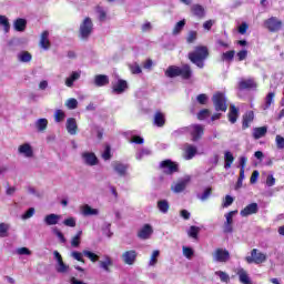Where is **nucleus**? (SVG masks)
<instances>
[{
  "label": "nucleus",
  "mask_w": 284,
  "mask_h": 284,
  "mask_svg": "<svg viewBox=\"0 0 284 284\" xmlns=\"http://www.w3.org/2000/svg\"><path fill=\"white\" fill-rule=\"evenodd\" d=\"M53 256L57 261L55 270L59 274H68V270H70V266L68 264L63 263V257L61 256V253L59 251L53 252Z\"/></svg>",
  "instance_id": "9d476101"
},
{
  "label": "nucleus",
  "mask_w": 284,
  "mask_h": 284,
  "mask_svg": "<svg viewBox=\"0 0 284 284\" xmlns=\"http://www.w3.org/2000/svg\"><path fill=\"white\" fill-rule=\"evenodd\" d=\"M151 154H152V151H150L149 149H142L135 154V159L138 161H141V159H143L144 156H150Z\"/></svg>",
  "instance_id": "603ef678"
},
{
  "label": "nucleus",
  "mask_w": 284,
  "mask_h": 284,
  "mask_svg": "<svg viewBox=\"0 0 284 284\" xmlns=\"http://www.w3.org/2000/svg\"><path fill=\"white\" fill-rule=\"evenodd\" d=\"M154 233V230L152 229V225L144 224L143 227L138 232L139 239L142 241H148Z\"/></svg>",
  "instance_id": "a211bd4d"
},
{
  "label": "nucleus",
  "mask_w": 284,
  "mask_h": 284,
  "mask_svg": "<svg viewBox=\"0 0 284 284\" xmlns=\"http://www.w3.org/2000/svg\"><path fill=\"white\" fill-rule=\"evenodd\" d=\"M111 166L113 169V171L115 172V174L120 175V176H128V170L130 168V165L120 162V161H113L111 163Z\"/></svg>",
  "instance_id": "ddd939ff"
},
{
  "label": "nucleus",
  "mask_w": 284,
  "mask_h": 284,
  "mask_svg": "<svg viewBox=\"0 0 284 284\" xmlns=\"http://www.w3.org/2000/svg\"><path fill=\"white\" fill-rule=\"evenodd\" d=\"M81 160L84 165H89V168H94V165H99V158L97 154L90 151H84L81 153Z\"/></svg>",
  "instance_id": "0eeeda50"
},
{
  "label": "nucleus",
  "mask_w": 284,
  "mask_h": 284,
  "mask_svg": "<svg viewBox=\"0 0 284 284\" xmlns=\"http://www.w3.org/2000/svg\"><path fill=\"white\" fill-rule=\"evenodd\" d=\"M17 193V186H10V184L6 185V195L7 196H14Z\"/></svg>",
  "instance_id": "338daca9"
},
{
  "label": "nucleus",
  "mask_w": 284,
  "mask_h": 284,
  "mask_svg": "<svg viewBox=\"0 0 284 284\" xmlns=\"http://www.w3.org/2000/svg\"><path fill=\"white\" fill-rule=\"evenodd\" d=\"M190 181H192V176L185 175L182 180L171 185L172 192H174V194H181V192H184L185 187H187Z\"/></svg>",
  "instance_id": "423d86ee"
},
{
  "label": "nucleus",
  "mask_w": 284,
  "mask_h": 284,
  "mask_svg": "<svg viewBox=\"0 0 284 284\" xmlns=\"http://www.w3.org/2000/svg\"><path fill=\"white\" fill-rule=\"evenodd\" d=\"M267 134V126H260L253 130V138L257 141Z\"/></svg>",
  "instance_id": "72a5a7b5"
},
{
  "label": "nucleus",
  "mask_w": 284,
  "mask_h": 284,
  "mask_svg": "<svg viewBox=\"0 0 284 284\" xmlns=\"http://www.w3.org/2000/svg\"><path fill=\"white\" fill-rule=\"evenodd\" d=\"M212 111L209 109H203L197 113L199 121H205V119H210Z\"/></svg>",
  "instance_id": "de8ad7c7"
},
{
  "label": "nucleus",
  "mask_w": 284,
  "mask_h": 284,
  "mask_svg": "<svg viewBox=\"0 0 284 284\" xmlns=\"http://www.w3.org/2000/svg\"><path fill=\"white\" fill-rule=\"evenodd\" d=\"M159 256H161V251L155 250L152 252L149 261V267H156V263H159Z\"/></svg>",
  "instance_id": "4c0bfd02"
},
{
  "label": "nucleus",
  "mask_w": 284,
  "mask_h": 284,
  "mask_svg": "<svg viewBox=\"0 0 284 284\" xmlns=\"http://www.w3.org/2000/svg\"><path fill=\"white\" fill-rule=\"evenodd\" d=\"M252 214H258V203L253 202L247 204L241 212L240 215L243 217L252 216Z\"/></svg>",
  "instance_id": "dca6fc26"
},
{
  "label": "nucleus",
  "mask_w": 284,
  "mask_h": 284,
  "mask_svg": "<svg viewBox=\"0 0 284 284\" xmlns=\"http://www.w3.org/2000/svg\"><path fill=\"white\" fill-rule=\"evenodd\" d=\"M65 119V112H63V110H55L54 112V121L55 123H61V121H63Z\"/></svg>",
  "instance_id": "8fccbe9b"
},
{
  "label": "nucleus",
  "mask_w": 284,
  "mask_h": 284,
  "mask_svg": "<svg viewBox=\"0 0 284 284\" xmlns=\"http://www.w3.org/2000/svg\"><path fill=\"white\" fill-rule=\"evenodd\" d=\"M264 26L270 32H278L283 28V21L276 17H271L264 21Z\"/></svg>",
  "instance_id": "6e6552de"
},
{
  "label": "nucleus",
  "mask_w": 284,
  "mask_h": 284,
  "mask_svg": "<svg viewBox=\"0 0 284 284\" xmlns=\"http://www.w3.org/2000/svg\"><path fill=\"white\" fill-rule=\"evenodd\" d=\"M65 128H67V132H68L69 134H71V136L77 135V132H78V130H79V125L77 124V119H74V118H69V119L67 120Z\"/></svg>",
  "instance_id": "aec40b11"
},
{
  "label": "nucleus",
  "mask_w": 284,
  "mask_h": 284,
  "mask_svg": "<svg viewBox=\"0 0 284 284\" xmlns=\"http://www.w3.org/2000/svg\"><path fill=\"white\" fill-rule=\"evenodd\" d=\"M201 232V227L199 226H190L186 234L190 239H193L194 241H199V233Z\"/></svg>",
  "instance_id": "e433bc0d"
},
{
  "label": "nucleus",
  "mask_w": 284,
  "mask_h": 284,
  "mask_svg": "<svg viewBox=\"0 0 284 284\" xmlns=\"http://www.w3.org/2000/svg\"><path fill=\"white\" fill-rule=\"evenodd\" d=\"M183 28H185V19L179 21L173 30H172V34L173 37H179V34H181V32H183Z\"/></svg>",
  "instance_id": "58836bf2"
},
{
  "label": "nucleus",
  "mask_w": 284,
  "mask_h": 284,
  "mask_svg": "<svg viewBox=\"0 0 284 284\" xmlns=\"http://www.w3.org/2000/svg\"><path fill=\"white\" fill-rule=\"evenodd\" d=\"M94 30V23H92V19L84 18V20L80 24L79 37L82 41H88L92 31Z\"/></svg>",
  "instance_id": "7ed1b4c3"
},
{
  "label": "nucleus",
  "mask_w": 284,
  "mask_h": 284,
  "mask_svg": "<svg viewBox=\"0 0 284 284\" xmlns=\"http://www.w3.org/2000/svg\"><path fill=\"white\" fill-rule=\"evenodd\" d=\"M239 214V210L231 211L226 213L224 216L226 221L224 223L233 224L234 225V215Z\"/></svg>",
  "instance_id": "3c124183"
},
{
  "label": "nucleus",
  "mask_w": 284,
  "mask_h": 284,
  "mask_svg": "<svg viewBox=\"0 0 284 284\" xmlns=\"http://www.w3.org/2000/svg\"><path fill=\"white\" fill-rule=\"evenodd\" d=\"M254 121V111H248L243 115L242 120V130H247L250 128V123Z\"/></svg>",
  "instance_id": "c756f323"
},
{
  "label": "nucleus",
  "mask_w": 284,
  "mask_h": 284,
  "mask_svg": "<svg viewBox=\"0 0 284 284\" xmlns=\"http://www.w3.org/2000/svg\"><path fill=\"white\" fill-rule=\"evenodd\" d=\"M256 88L258 84L252 78L239 82V90H256Z\"/></svg>",
  "instance_id": "6ab92c4d"
},
{
  "label": "nucleus",
  "mask_w": 284,
  "mask_h": 284,
  "mask_svg": "<svg viewBox=\"0 0 284 284\" xmlns=\"http://www.w3.org/2000/svg\"><path fill=\"white\" fill-rule=\"evenodd\" d=\"M199 39V32L196 31H189L186 37V43H194Z\"/></svg>",
  "instance_id": "5fc2aeb1"
},
{
  "label": "nucleus",
  "mask_w": 284,
  "mask_h": 284,
  "mask_svg": "<svg viewBox=\"0 0 284 284\" xmlns=\"http://www.w3.org/2000/svg\"><path fill=\"white\" fill-rule=\"evenodd\" d=\"M81 79V71H73L65 80L64 85L67 88H73L74 81H79Z\"/></svg>",
  "instance_id": "412c9836"
},
{
  "label": "nucleus",
  "mask_w": 284,
  "mask_h": 284,
  "mask_svg": "<svg viewBox=\"0 0 284 284\" xmlns=\"http://www.w3.org/2000/svg\"><path fill=\"white\" fill-rule=\"evenodd\" d=\"M36 128L39 132H44L48 130V119L41 118L36 121Z\"/></svg>",
  "instance_id": "ea45409f"
},
{
  "label": "nucleus",
  "mask_w": 284,
  "mask_h": 284,
  "mask_svg": "<svg viewBox=\"0 0 284 284\" xmlns=\"http://www.w3.org/2000/svg\"><path fill=\"white\" fill-rule=\"evenodd\" d=\"M59 221H61V215L54 213L48 214L43 220L45 225H58Z\"/></svg>",
  "instance_id": "c85d7f7f"
},
{
  "label": "nucleus",
  "mask_w": 284,
  "mask_h": 284,
  "mask_svg": "<svg viewBox=\"0 0 284 284\" xmlns=\"http://www.w3.org/2000/svg\"><path fill=\"white\" fill-rule=\"evenodd\" d=\"M110 84V78L105 74H98L94 77V85L97 88H103L104 85Z\"/></svg>",
  "instance_id": "b1692460"
},
{
  "label": "nucleus",
  "mask_w": 284,
  "mask_h": 284,
  "mask_svg": "<svg viewBox=\"0 0 284 284\" xmlns=\"http://www.w3.org/2000/svg\"><path fill=\"white\" fill-rule=\"evenodd\" d=\"M237 276L240 280V283L242 284H252V280L250 278V275L247 274V271L244 268H239L237 270Z\"/></svg>",
  "instance_id": "7c9ffc66"
},
{
  "label": "nucleus",
  "mask_w": 284,
  "mask_h": 284,
  "mask_svg": "<svg viewBox=\"0 0 284 284\" xmlns=\"http://www.w3.org/2000/svg\"><path fill=\"white\" fill-rule=\"evenodd\" d=\"M214 109L216 112H227V98L225 93L217 92L214 94Z\"/></svg>",
  "instance_id": "39448f33"
},
{
  "label": "nucleus",
  "mask_w": 284,
  "mask_h": 284,
  "mask_svg": "<svg viewBox=\"0 0 284 284\" xmlns=\"http://www.w3.org/2000/svg\"><path fill=\"white\" fill-rule=\"evenodd\" d=\"M215 261L217 263H227V261H230V251L226 248H216Z\"/></svg>",
  "instance_id": "f3484780"
},
{
  "label": "nucleus",
  "mask_w": 284,
  "mask_h": 284,
  "mask_svg": "<svg viewBox=\"0 0 284 284\" xmlns=\"http://www.w3.org/2000/svg\"><path fill=\"white\" fill-rule=\"evenodd\" d=\"M83 255L87 256V258H90L92 263H97L99 261V255L91 251H83Z\"/></svg>",
  "instance_id": "bf43d9fd"
},
{
  "label": "nucleus",
  "mask_w": 284,
  "mask_h": 284,
  "mask_svg": "<svg viewBox=\"0 0 284 284\" xmlns=\"http://www.w3.org/2000/svg\"><path fill=\"white\" fill-rule=\"evenodd\" d=\"M81 214L83 216H99V210L92 209V206L84 204L81 206Z\"/></svg>",
  "instance_id": "cd10ccee"
},
{
  "label": "nucleus",
  "mask_w": 284,
  "mask_h": 284,
  "mask_svg": "<svg viewBox=\"0 0 284 284\" xmlns=\"http://www.w3.org/2000/svg\"><path fill=\"white\" fill-rule=\"evenodd\" d=\"M10 230V224L0 223V236L6 239L8 236V231Z\"/></svg>",
  "instance_id": "864d4df0"
},
{
  "label": "nucleus",
  "mask_w": 284,
  "mask_h": 284,
  "mask_svg": "<svg viewBox=\"0 0 284 284\" xmlns=\"http://www.w3.org/2000/svg\"><path fill=\"white\" fill-rule=\"evenodd\" d=\"M247 30H250V24H247V22H242L237 28L239 34H247Z\"/></svg>",
  "instance_id": "0e129e2a"
},
{
  "label": "nucleus",
  "mask_w": 284,
  "mask_h": 284,
  "mask_svg": "<svg viewBox=\"0 0 284 284\" xmlns=\"http://www.w3.org/2000/svg\"><path fill=\"white\" fill-rule=\"evenodd\" d=\"M129 70H131L132 74H141L142 72L141 65H139L136 62L129 64Z\"/></svg>",
  "instance_id": "6e6d98bb"
},
{
  "label": "nucleus",
  "mask_w": 284,
  "mask_h": 284,
  "mask_svg": "<svg viewBox=\"0 0 284 284\" xmlns=\"http://www.w3.org/2000/svg\"><path fill=\"white\" fill-rule=\"evenodd\" d=\"M51 232H52V234L57 235V237L59 239L60 243H68V240L65 239V236L63 235L61 230H59V227H57V226L52 227Z\"/></svg>",
  "instance_id": "c03bdc74"
},
{
  "label": "nucleus",
  "mask_w": 284,
  "mask_h": 284,
  "mask_svg": "<svg viewBox=\"0 0 284 284\" xmlns=\"http://www.w3.org/2000/svg\"><path fill=\"white\" fill-rule=\"evenodd\" d=\"M165 77H169V79L182 77L184 80H187L192 78V69L189 64L182 67L171 65L166 69Z\"/></svg>",
  "instance_id": "f03ea898"
},
{
  "label": "nucleus",
  "mask_w": 284,
  "mask_h": 284,
  "mask_svg": "<svg viewBox=\"0 0 284 284\" xmlns=\"http://www.w3.org/2000/svg\"><path fill=\"white\" fill-rule=\"evenodd\" d=\"M232 163H234V154H232L230 151H226L224 153V169L230 170V168H232Z\"/></svg>",
  "instance_id": "f704fd0d"
},
{
  "label": "nucleus",
  "mask_w": 284,
  "mask_h": 284,
  "mask_svg": "<svg viewBox=\"0 0 284 284\" xmlns=\"http://www.w3.org/2000/svg\"><path fill=\"white\" fill-rule=\"evenodd\" d=\"M39 45L42 50H50V32L43 31L41 33Z\"/></svg>",
  "instance_id": "5701e85b"
},
{
  "label": "nucleus",
  "mask_w": 284,
  "mask_h": 284,
  "mask_svg": "<svg viewBox=\"0 0 284 284\" xmlns=\"http://www.w3.org/2000/svg\"><path fill=\"white\" fill-rule=\"evenodd\" d=\"M138 256L139 253L135 250H129L122 253L121 260L124 265H134V263H136Z\"/></svg>",
  "instance_id": "1a4fd4ad"
},
{
  "label": "nucleus",
  "mask_w": 284,
  "mask_h": 284,
  "mask_svg": "<svg viewBox=\"0 0 284 284\" xmlns=\"http://www.w3.org/2000/svg\"><path fill=\"white\" fill-rule=\"evenodd\" d=\"M227 119H229L230 123H232V124H234V123H236V121H239V108H236V105H234V104L230 105Z\"/></svg>",
  "instance_id": "bb28decb"
},
{
  "label": "nucleus",
  "mask_w": 284,
  "mask_h": 284,
  "mask_svg": "<svg viewBox=\"0 0 284 284\" xmlns=\"http://www.w3.org/2000/svg\"><path fill=\"white\" fill-rule=\"evenodd\" d=\"M276 97L275 92H268L266 98H265V104H264V110H270L272 104L274 103V98Z\"/></svg>",
  "instance_id": "79ce46f5"
},
{
  "label": "nucleus",
  "mask_w": 284,
  "mask_h": 284,
  "mask_svg": "<svg viewBox=\"0 0 284 284\" xmlns=\"http://www.w3.org/2000/svg\"><path fill=\"white\" fill-rule=\"evenodd\" d=\"M160 168L163 170L164 174H174V172H179V165L171 160L162 161Z\"/></svg>",
  "instance_id": "f8f14e48"
},
{
  "label": "nucleus",
  "mask_w": 284,
  "mask_h": 284,
  "mask_svg": "<svg viewBox=\"0 0 284 284\" xmlns=\"http://www.w3.org/2000/svg\"><path fill=\"white\" fill-rule=\"evenodd\" d=\"M158 210L162 214H168V212H170V202H168V200L158 201Z\"/></svg>",
  "instance_id": "c9c22d12"
},
{
  "label": "nucleus",
  "mask_w": 284,
  "mask_h": 284,
  "mask_svg": "<svg viewBox=\"0 0 284 284\" xmlns=\"http://www.w3.org/2000/svg\"><path fill=\"white\" fill-rule=\"evenodd\" d=\"M18 154L24 159H32L34 156V149L30 143H22L18 146Z\"/></svg>",
  "instance_id": "9b49d317"
},
{
  "label": "nucleus",
  "mask_w": 284,
  "mask_h": 284,
  "mask_svg": "<svg viewBox=\"0 0 284 284\" xmlns=\"http://www.w3.org/2000/svg\"><path fill=\"white\" fill-rule=\"evenodd\" d=\"M234 54H236V51L230 50L222 54L223 61H234Z\"/></svg>",
  "instance_id": "13d9d810"
},
{
  "label": "nucleus",
  "mask_w": 284,
  "mask_h": 284,
  "mask_svg": "<svg viewBox=\"0 0 284 284\" xmlns=\"http://www.w3.org/2000/svg\"><path fill=\"white\" fill-rule=\"evenodd\" d=\"M78 105H79V101H77V99L74 98H71L67 101V108L69 110H77Z\"/></svg>",
  "instance_id": "680f3d73"
},
{
  "label": "nucleus",
  "mask_w": 284,
  "mask_h": 284,
  "mask_svg": "<svg viewBox=\"0 0 284 284\" xmlns=\"http://www.w3.org/2000/svg\"><path fill=\"white\" fill-rule=\"evenodd\" d=\"M153 124L156 125V128H163V125H165V113L156 111L153 116Z\"/></svg>",
  "instance_id": "393cba45"
},
{
  "label": "nucleus",
  "mask_w": 284,
  "mask_h": 284,
  "mask_svg": "<svg viewBox=\"0 0 284 284\" xmlns=\"http://www.w3.org/2000/svg\"><path fill=\"white\" fill-rule=\"evenodd\" d=\"M81 236H83V231H78L71 239V247H79L81 245Z\"/></svg>",
  "instance_id": "37998d69"
},
{
  "label": "nucleus",
  "mask_w": 284,
  "mask_h": 284,
  "mask_svg": "<svg viewBox=\"0 0 284 284\" xmlns=\"http://www.w3.org/2000/svg\"><path fill=\"white\" fill-rule=\"evenodd\" d=\"M275 141H276V146L278 148V150H283L284 149V138L281 135H276Z\"/></svg>",
  "instance_id": "774afa93"
},
{
  "label": "nucleus",
  "mask_w": 284,
  "mask_h": 284,
  "mask_svg": "<svg viewBox=\"0 0 284 284\" xmlns=\"http://www.w3.org/2000/svg\"><path fill=\"white\" fill-rule=\"evenodd\" d=\"M184 153V159L186 161H191V159H194V156H196V146L192 144H185Z\"/></svg>",
  "instance_id": "a878e982"
},
{
  "label": "nucleus",
  "mask_w": 284,
  "mask_h": 284,
  "mask_svg": "<svg viewBox=\"0 0 284 284\" xmlns=\"http://www.w3.org/2000/svg\"><path fill=\"white\" fill-rule=\"evenodd\" d=\"M215 276H219L222 283H227L230 281V275L223 271H216Z\"/></svg>",
  "instance_id": "4d7b16f0"
},
{
  "label": "nucleus",
  "mask_w": 284,
  "mask_h": 284,
  "mask_svg": "<svg viewBox=\"0 0 284 284\" xmlns=\"http://www.w3.org/2000/svg\"><path fill=\"white\" fill-rule=\"evenodd\" d=\"M34 216V207H30L24 214H22V221H28V219H32Z\"/></svg>",
  "instance_id": "69168bd1"
},
{
  "label": "nucleus",
  "mask_w": 284,
  "mask_h": 284,
  "mask_svg": "<svg viewBox=\"0 0 284 284\" xmlns=\"http://www.w3.org/2000/svg\"><path fill=\"white\" fill-rule=\"evenodd\" d=\"M83 252L73 251L71 252V257L74 258V261H79L80 263H85V260H83Z\"/></svg>",
  "instance_id": "052dcab7"
},
{
  "label": "nucleus",
  "mask_w": 284,
  "mask_h": 284,
  "mask_svg": "<svg viewBox=\"0 0 284 284\" xmlns=\"http://www.w3.org/2000/svg\"><path fill=\"white\" fill-rule=\"evenodd\" d=\"M102 159L104 161H110L112 159V153H111V148L110 145H106L103 153H102Z\"/></svg>",
  "instance_id": "e2e57ef3"
},
{
  "label": "nucleus",
  "mask_w": 284,
  "mask_h": 284,
  "mask_svg": "<svg viewBox=\"0 0 284 284\" xmlns=\"http://www.w3.org/2000/svg\"><path fill=\"white\" fill-rule=\"evenodd\" d=\"M18 60L21 61V63H30L32 61V54L28 51H22L18 54Z\"/></svg>",
  "instance_id": "a19ab883"
},
{
  "label": "nucleus",
  "mask_w": 284,
  "mask_h": 284,
  "mask_svg": "<svg viewBox=\"0 0 284 284\" xmlns=\"http://www.w3.org/2000/svg\"><path fill=\"white\" fill-rule=\"evenodd\" d=\"M114 265V262L112 261V257H110V255H104V260L103 261H99V266L101 270H103L104 272L110 273L111 272V267Z\"/></svg>",
  "instance_id": "4be33fe9"
},
{
  "label": "nucleus",
  "mask_w": 284,
  "mask_h": 284,
  "mask_svg": "<svg viewBox=\"0 0 284 284\" xmlns=\"http://www.w3.org/2000/svg\"><path fill=\"white\" fill-rule=\"evenodd\" d=\"M128 81L119 79L112 84V94H123L128 90Z\"/></svg>",
  "instance_id": "4468645a"
},
{
  "label": "nucleus",
  "mask_w": 284,
  "mask_h": 284,
  "mask_svg": "<svg viewBox=\"0 0 284 284\" xmlns=\"http://www.w3.org/2000/svg\"><path fill=\"white\" fill-rule=\"evenodd\" d=\"M195 101L200 105H207V101H210V97H207V94H205V93H201V94L196 95Z\"/></svg>",
  "instance_id": "49530a36"
},
{
  "label": "nucleus",
  "mask_w": 284,
  "mask_h": 284,
  "mask_svg": "<svg viewBox=\"0 0 284 284\" xmlns=\"http://www.w3.org/2000/svg\"><path fill=\"white\" fill-rule=\"evenodd\" d=\"M207 57H210V51L205 45H196L194 51L189 53L191 63H194V65H197V68H203V61H205Z\"/></svg>",
  "instance_id": "f257e3e1"
},
{
  "label": "nucleus",
  "mask_w": 284,
  "mask_h": 284,
  "mask_svg": "<svg viewBox=\"0 0 284 284\" xmlns=\"http://www.w3.org/2000/svg\"><path fill=\"white\" fill-rule=\"evenodd\" d=\"M26 26H28V21L22 18H19L13 22V28L17 32H23L26 30Z\"/></svg>",
  "instance_id": "473e14b6"
},
{
  "label": "nucleus",
  "mask_w": 284,
  "mask_h": 284,
  "mask_svg": "<svg viewBox=\"0 0 284 284\" xmlns=\"http://www.w3.org/2000/svg\"><path fill=\"white\" fill-rule=\"evenodd\" d=\"M203 125L201 124H192L190 125L189 134L192 136V141H199L201 136H203Z\"/></svg>",
  "instance_id": "2eb2a0df"
},
{
  "label": "nucleus",
  "mask_w": 284,
  "mask_h": 284,
  "mask_svg": "<svg viewBox=\"0 0 284 284\" xmlns=\"http://www.w3.org/2000/svg\"><path fill=\"white\" fill-rule=\"evenodd\" d=\"M191 12L194 17H197V19H203L205 17V9L201 4H193L191 7Z\"/></svg>",
  "instance_id": "2f4dec72"
},
{
  "label": "nucleus",
  "mask_w": 284,
  "mask_h": 284,
  "mask_svg": "<svg viewBox=\"0 0 284 284\" xmlns=\"http://www.w3.org/2000/svg\"><path fill=\"white\" fill-rule=\"evenodd\" d=\"M245 261L248 265H252L253 263L255 265H261L267 261V254L261 252L258 248H253L251 251V256H246Z\"/></svg>",
  "instance_id": "20e7f679"
},
{
  "label": "nucleus",
  "mask_w": 284,
  "mask_h": 284,
  "mask_svg": "<svg viewBox=\"0 0 284 284\" xmlns=\"http://www.w3.org/2000/svg\"><path fill=\"white\" fill-rule=\"evenodd\" d=\"M0 26H2L6 33L10 32V21L8 20V17L0 16Z\"/></svg>",
  "instance_id": "a18cd8bd"
},
{
  "label": "nucleus",
  "mask_w": 284,
  "mask_h": 284,
  "mask_svg": "<svg viewBox=\"0 0 284 284\" xmlns=\"http://www.w3.org/2000/svg\"><path fill=\"white\" fill-rule=\"evenodd\" d=\"M182 254L187 258L189 261H192V256H194V250L190 246H183L182 247Z\"/></svg>",
  "instance_id": "09e8293b"
}]
</instances>
